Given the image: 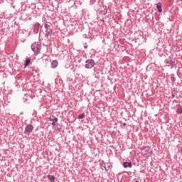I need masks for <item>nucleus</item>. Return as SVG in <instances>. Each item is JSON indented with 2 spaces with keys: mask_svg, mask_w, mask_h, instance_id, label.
Listing matches in <instances>:
<instances>
[{
  "mask_svg": "<svg viewBox=\"0 0 182 182\" xmlns=\"http://www.w3.org/2000/svg\"><path fill=\"white\" fill-rule=\"evenodd\" d=\"M171 97H172V98H174V97H176V95L175 94H172Z\"/></svg>",
  "mask_w": 182,
  "mask_h": 182,
  "instance_id": "nucleus-20",
  "label": "nucleus"
},
{
  "mask_svg": "<svg viewBox=\"0 0 182 182\" xmlns=\"http://www.w3.org/2000/svg\"><path fill=\"white\" fill-rule=\"evenodd\" d=\"M141 154L144 157H150V156H151V149L150 146H144L141 149Z\"/></svg>",
  "mask_w": 182,
  "mask_h": 182,
  "instance_id": "nucleus-4",
  "label": "nucleus"
},
{
  "mask_svg": "<svg viewBox=\"0 0 182 182\" xmlns=\"http://www.w3.org/2000/svg\"><path fill=\"white\" fill-rule=\"evenodd\" d=\"M39 29H42V26L38 22H36L33 25V33L36 35L39 33Z\"/></svg>",
  "mask_w": 182,
  "mask_h": 182,
  "instance_id": "nucleus-6",
  "label": "nucleus"
},
{
  "mask_svg": "<svg viewBox=\"0 0 182 182\" xmlns=\"http://www.w3.org/2000/svg\"><path fill=\"white\" fill-rule=\"evenodd\" d=\"M107 164L105 162V161H100V167L102 168V170H105V171H109V169L106 167Z\"/></svg>",
  "mask_w": 182,
  "mask_h": 182,
  "instance_id": "nucleus-8",
  "label": "nucleus"
},
{
  "mask_svg": "<svg viewBox=\"0 0 182 182\" xmlns=\"http://www.w3.org/2000/svg\"><path fill=\"white\" fill-rule=\"evenodd\" d=\"M156 9L158 10V12H159V14H161V12H163V9H161V4L160 2H159L156 4Z\"/></svg>",
  "mask_w": 182,
  "mask_h": 182,
  "instance_id": "nucleus-12",
  "label": "nucleus"
},
{
  "mask_svg": "<svg viewBox=\"0 0 182 182\" xmlns=\"http://www.w3.org/2000/svg\"><path fill=\"white\" fill-rule=\"evenodd\" d=\"M112 167H113V166L112 165V163H110V162H107V170H112Z\"/></svg>",
  "mask_w": 182,
  "mask_h": 182,
  "instance_id": "nucleus-17",
  "label": "nucleus"
},
{
  "mask_svg": "<svg viewBox=\"0 0 182 182\" xmlns=\"http://www.w3.org/2000/svg\"><path fill=\"white\" fill-rule=\"evenodd\" d=\"M43 25L46 29V38H49V36H52V33L53 32V26H52V23L46 22L43 23Z\"/></svg>",
  "mask_w": 182,
  "mask_h": 182,
  "instance_id": "nucleus-1",
  "label": "nucleus"
},
{
  "mask_svg": "<svg viewBox=\"0 0 182 182\" xmlns=\"http://www.w3.org/2000/svg\"><path fill=\"white\" fill-rule=\"evenodd\" d=\"M176 113H177V114H181V113H182V105H178V108L176 109Z\"/></svg>",
  "mask_w": 182,
  "mask_h": 182,
  "instance_id": "nucleus-13",
  "label": "nucleus"
},
{
  "mask_svg": "<svg viewBox=\"0 0 182 182\" xmlns=\"http://www.w3.org/2000/svg\"><path fill=\"white\" fill-rule=\"evenodd\" d=\"M164 63L166 66L168 68H170L171 69H174V67L177 65V63H176L175 60H173V58L168 57L164 60Z\"/></svg>",
  "mask_w": 182,
  "mask_h": 182,
  "instance_id": "nucleus-3",
  "label": "nucleus"
},
{
  "mask_svg": "<svg viewBox=\"0 0 182 182\" xmlns=\"http://www.w3.org/2000/svg\"><path fill=\"white\" fill-rule=\"evenodd\" d=\"M49 122H53L51 123L52 126H56V123H58V117H53V119L52 117L48 118Z\"/></svg>",
  "mask_w": 182,
  "mask_h": 182,
  "instance_id": "nucleus-10",
  "label": "nucleus"
},
{
  "mask_svg": "<svg viewBox=\"0 0 182 182\" xmlns=\"http://www.w3.org/2000/svg\"><path fill=\"white\" fill-rule=\"evenodd\" d=\"M33 125L31 124H27L25 127L24 134H31L33 132Z\"/></svg>",
  "mask_w": 182,
  "mask_h": 182,
  "instance_id": "nucleus-7",
  "label": "nucleus"
},
{
  "mask_svg": "<svg viewBox=\"0 0 182 182\" xmlns=\"http://www.w3.org/2000/svg\"><path fill=\"white\" fill-rule=\"evenodd\" d=\"M47 178H48V180H50V182H55V178L53 175H48Z\"/></svg>",
  "mask_w": 182,
  "mask_h": 182,
  "instance_id": "nucleus-14",
  "label": "nucleus"
},
{
  "mask_svg": "<svg viewBox=\"0 0 182 182\" xmlns=\"http://www.w3.org/2000/svg\"><path fill=\"white\" fill-rule=\"evenodd\" d=\"M31 63V58H26L24 63V68H27V66H29V64Z\"/></svg>",
  "mask_w": 182,
  "mask_h": 182,
  "instance_id": "nucleus-15",
  "label": "nucleus"
},
{
  "mask_svg": "<svg viewBox=\"0 0 182 182\" xmlns=\"http://www.w3.org/2000/svg\"><path fill=\"white\" fill-rule=\"evenodd\" d=\"M122 166L124 167V168H132V167H133V164H132V162H127L125 161L122 164Z\"/></svg>",
  "mask_w": 182,
  "mask_h": 182,
  "instance_id": "nucleus-9",
  "label": "nucleus"
},
{
  "mask_svg": "<svg viewBox=\"0 0 182 182\" xmlns=\"http://www.w3.org/2000/svg\"><path fill=\"white\" fill-rule=\"evenodd\" d=\"M85 49H87V46H84Z\"/></svg>",
  "mask_w": 182,
  "mask_h": 182,
  "instance_id": "nucleus-22",
  "label": "nucleus"
},
{
  "mask_svg": "<svg viewBox=\"0 0 182 182\" xmlns=\"http://www.w3.org/2000/svg\"><path fill=\"white\" fill-rule=\"evenodd\" d=\"M171 80L173 83H174V82H176V77H175L174 74H171Z\"/></svg>",
  "mask_w": 182,
  "mask_h": 182,
  "instance_id": "nucleus-19",
  "label": "nucleus"
},
{
  "mask_svg": "<svg viewBox=\"0 0 182 182\" xmlns=\"http://www.w3.org/2000/svg\"><path fill=\"white\" fill-rule=\"evenodd\" d=\"M104 9L100 11L102 15H106L107 14V9L106 6H103Z\"/></svg>",
  "mask_w": 182,
  "mask_h": 182,
  "instance_id": "nucleus-16",
  "label": "nucleus"
},
{
  "mask_svg": "<svg viewBox=\"0 0 182 182\" xmlns=\"http://www.w3.org/2000/svg\"><path fill=\"white\" fill-rule=\"evenodd\" d=\"M4 4V0H0V4Z\"/></svg>",
  "mask_w": 182,
  "mask_h": 182,
  "instance_id": "nucleus-21",
  "label": "nucleus"
},
{
  "mask_svg": "<svg viewBox=\"0 0 182 182\" xmlns=\"http://www.w3.org/2000/svg\"><path fill=\"white\" fill-rule=\"evenodd\" d=\"M42 49V46L39 42H34L31 44V50L34 52V54L39 55L41 53V50Z\"/></svg>",
  "mask_w": 182,
  "mask_h": 182,
  "instance_id": "nucleus-2",
  "label": "nucleus"
},
{
  "mask_svg": "<svg viewBox=\"0 0 182 182\" xmlns=\"http://www.w3.org/2000/svg\"><path fill=\"white\" fill-rule=\"evenodd\" d=\"M58 60H53L51 62L52 69H55V68H58Z\"/></svg>",
  "mask_w": 182,
  "mask_h": 182,
  "instance_id": "nucleus-11",
  "label": "nucleus"
},
{
  "mask_svg": "<svg viewBox=\"0 0 182 182\" xmlns=\"http://www.w3.org/2000/svg\"><path fill=\"white\" fill-rule=\"evenodd\" d=\"M85 113H82V114H79L78 115V117H77V119H79V120H82V119H85Z\"/></svg>",
  "mask_w": 182,
  "mask_h": 182,
  "instance_id": "nucleus-18",
  "label": "nucleus"
},
{
  "mask_svg": "<svg viewBox=\"0 0 182 182\" xmlns=\"http://www.w3.org/2000/svg\"><path fill=\"white\" fill-rule=\"evenodd\" d=\"M95 65H96L95 60L88 59L85 60V69H92V68H94Z\"/></svg>",
  "mask_w": 182,
  "mask_h": 182,
  "instance_id": "nucleus-5",
  "label": "nucleus"
},
{
  "mask_svg": "<svg viewBox=\"0 0 182 182\" xmlns=\"http://www.w3.org/2000/svg\"><path fill=\"white\" fill-rule=\"evenodd\" d=\"M127 124H126V122L123 123V126H127Z\"/></svg>",
  "mask_w": 182,
  "mask_h": 182,
  "instance_id": "nucleus-23",
  "label": "nucleus"
}]
</instances>
